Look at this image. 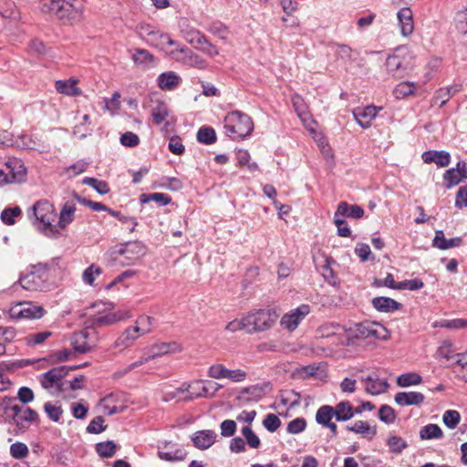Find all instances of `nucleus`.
Returning <instances> with one entry per match:
<instances>
[{
    "label": "nucleus",
    "instance_id": "1",
    "mask_svg": "<svg viewBox=\"0 0 467 467\" xmlns=\"http://www.w3.org/2000/svg\"><path fill=\"white\" fill-rule=\"evenodd\" d=\"M40 10L44 14L73 23L83 16L84 6L79 0H41Z\"/></svg>",
    "mask_w": 467,
    "mask_h": 467
},
{
    "label": "nucleus",
    "instance_id": "2",
    "mask_svg": "<svg viewBox=\"0 0 467 467\" xmlns=\"http://www.w3.org/2000/svg\"><path fill=\"white\" fill-rule=\"evenodd\" d=\"M225 134L232 140L241 141L250 137L254 131L252 118L240 110H232L223 119Z\"/></svg>",
    "mask_w": 467,
    "mask_h": 467
},
{
    "label": "nucleus",
    "instance_id": "3",
    "mask_svg": "<svg viewBox=\"0 0 467 467\" xmlns=\"http://www.w3.org/2000/svg\"><path fill=\"white\" fill-rule=\"evenodd\" d=\"M279 317L277 310L274 307L253 309L244 315L247 334L265 332L271 329Z\"/></svg>",
    "mask_w": 467,
    "mask_h": 467
},
{
    "label": "nucleus",
    "instance_id": "4",
    "mask_svg": "<svg viewBox=\"0 0 467 467\" xmlns=\"http://www.w3.org/2000/svg\"><path fill=\"white\" fill-rule=\"evenodd\" d=\"M35 226L49 237H56L59 231L54 224L57 219L53 205L48 201H39L33 207Z\"/></svg>",
    "mask_w": 467,
    "mask_h": 467
},
{
    "label": "nucleus",
    "instance_id": "5",
    "mask_svg": "<svg viewBox=\"0 0 467 467\" xmlns=\"http://www.w3.org/2000/svg\"><path fill=\"white\" fill-rule=\"evenodd\" d=\"M145 254V244L141 241L136 240L115 246L110 252V257L115 265L128 266L134 265Z\"/></svg>",
    "mask_w": 467,
    "mask_h": 467
},
{
    "label": "nucleus",
    "instance_id": "6",
    "mask_svg": "<svg viewBox=\"0 0 467 467\" xmlns=\"http://www.w3.org/2000/svg\"><path fill=\"white\" fill-rule=\"evenodd\" d=\"M76 366H59L55 367L40 376V384L43 389L50 390L55 389L57 393L65 390V382L63 379L70 370L75 369Z\"/></svg>",
    "mask_w": 467,
    "mask_h": 467
},
{
    "label": "nucleus",
    "instance_id": "7",
    "mask_svg": "<svg viewBox=\"0 0 467 467\" xmlns=\"http://www.w3.org/2000/svg\"><path fill=\"white\" fill-rule=\"evenodd\" d=\"M45 309L40 306L32 303H17L9 309V317L11 319H37L45 315Z\"/></svg>",
    "mask_w": 467,
    "mask_h": 467
},
{
    "label": "nucleus",
    "instance_id": "8",
    "mask_svg": "<svg viewBox=\"0 0 467 467\" xmlns=\"http://www.w3.org/2000/svg\"><path fill=\"white\" fill-rule=\"evenodd\" d=\"M310 313V306L307 304H302L296 308L290 310L285 314L281 320L280 326L288 330L294 331L297 328L302 320Z\"/></svg>",
    "mask_w": 467,
    "mask_h": 467
},
{
    "label": "nucleus",
    "instance_id": "9",
    "mask_svg": "<svg viewBox=\"0 0 467 467\" xmlns=\"http://www.w3.org/2000/svg\"><path fill=\"white\" fill-rule=\"evenodd\" d=\"M150 329H143L139 326H133L125 329V331L116 339L114 346L120 351L131 347L134 342L142 335L148 333Z\"/></svg>",
    "mask_w": 467,
    "mask_h": 467
},
{
    "label": "nucleus",
    "instance_id": "10",
    "mask_svg": "<svg viewBox=\"0 0 467 467\" xmlns=\"http://www.w3.org/2000/svg\"><path fill=\"white\" fill-rule=\"evenodd\" d=\"M175 53H184V57H177V61L186 66H190L198 69H204L207 67V61L198 54L193 53L188 47L182 46L173 50Z\"/></svg>",
    "mask_w": 467,
    "mask_h": 467
},
{
    "label": "nucleus",
    "instance_id": "11",
    "mask_svg": "<svg viewBox=\"0 0 467 467\" xmlns=\"http://www.w3.org/2000/svg\"><path fill=\"white\" fill-rule=\"evenodd\" d=\"M217 434L213 430H202L195 431L191 436V441L195 448L204 451L212 447L216 441Z\"/></svg>",
    "mask_w": 467,
    "mask_h": 467
},
{
    "label": "nucleus",
    "instance_id": "12",
    "mask_svg": "<svg viewBox=\"0 0 467 467\" xmlns=\"http://www.w3.org/2000/svg\"><path fill=\"white\" fill-rule=\"evenodd\" d=\"M37 420L38 414L35 410L20 405L18 411L16 412V415L13 417L12 421L20 430H25L27 429L31 423L36 422Z\"/></svg>",
    "mask_w": 467,
    "mask_h": 467
},
{
    "label": "nucleus",
    "instance_id": "13",
    "mask_svg": "<svg viewBox=\"0 0 467 467\" xmlns=\"http://www.w3.org/2000/svg\"><path fill=\"white\" fill-rule=\"evenodd\" d=\"M379 109L375 106L357 108L353 109V116L362 129H368L371 126V121L377 117Z\"/></svg>",
    "mask_w": 467,
    "mask_h": 467
},
{
    "label": "nucleus",
    "instance_id": "14",
    "mask_svg": "<svg viewBox=\"0 0 467 467\" xmlns=\"http://www.w3.org/2000/svg\"><path fill=\"white\" fill-rule=\"evenodd\" d=\"M425 400V396L418 391H400L394 396V401L401 407L420 406Z\"/></svg>",
    "mask_w": 467,
    "mask_h": 467
},
{
    "label": "nucleus",
    "instance_id": "15",
    "mask_svg": "<svg viewBox=\"0 0 467 467\" xmlns=\"http://www.w3.org/2000/svg\"><path fill=\"white\" fill-rule=\"evenodd\" d=\"M5 167L14 183H20L26 179V168L22 160L17 158L9 159Z\"/></svg>",
    "mask_w": 467,
    "mask_h": 467
},
{
    "label": "nucleus",
    "instance_id": "16",
    "mask_svg": "<svg viewBox=\"0 0 467 467\" xmlns=\"http://www.w3.org/2000/svg\"><path fill=\"white\" fill-rule=\"evenodd\" d=\"M334 215L341 219H345L346 217L360 219L364 215V209L358 204H348L346 202H341L338 203Z\"/></svg>",
    "mask_w": 467,
    "mask_h": 467
},
{
    "label": "nucleus",
    "instance_id": "17",
    "mask_svg": "<svg viewBox=\"0 0 467 467\" xmlns=\"http://www.w3.org/2000/svg\"><path fill=\"white\" fill-rule=\"evenodd\" d=\"M292 104L296 115L301 119L305 127L308 128L311 123L315 122L309 112L308 106L300 95L295 94L292 97Z\"/></svg>",
    "mask_w": 467,
    "mask_h": 467
},
{
    "label": "nucleus",
    "instance_id": "18",
    "mask_svg": "<svg viewBox=\"0 0 467 467\" xmlns=\"http://www.w3.org/2000/svg\"><path fill=\"white\" fill-rule=\"evenodd\" d=\"M397 17L402 36H410L414 29L413 14L411 9L409 7H402L397 13Z\"/></svg>",
    "mask_w": 467,
    "mask_h": 467
},
{
    "label": "nucleus",
    "instance_id": "19",
    "mask_svg": "<svg viewBox=\"0 0 467 467\" xmlns=\"http://www.w3.org/2000/svg\"><path fill=\"white\" fill-rule=\"evenodd\" d=\"M371 304L377 311L381 313H393L402 307L400 302L388 296L374 297Z\"/></svg>",
    "mask_w": 467,
    "mask_h": 467
},
{
    "label": "nucleus",
    "instance_id": "20",
    "mask_svg": "<svg viewBox=\"0 0 467 467\" xmlns=\"http://www.w3.org/2000/svg\"><path fill=\"white\" fill-rule=\"evenodd\" d=\"M182 82L181 77L174 71H167L157 78L158 87L161 90H174Z\"/></svg>",
    "mask_w": 467,
    "mask_h": 467
},
{
    "label": "nucleus",
    "instance_id": "21",
    "mask_svg": "<svg viewBox=\"0 0 467 467\" xmlns=\"http://www.w3.org/2000/svg\"><path fill=\"white\" fill-rule=\"evenodd\" d=\"M181 350H182V348L180 347V345L175 341H171V342L156 343V344L152 345L149 348V353L150 354V358H152L154 359L158 357H161V356H163V355H166L169 353L181 352Z\"/></svg>",
    "mask_w": 467,
    "mask_h": 467
},
{
    "label": "nucleus",
    "instance_id": "22",
    "mask_svg": "<svg viewBox=\"0 0 467 467\" xmlns=\"http://www.w3.org/2000/svg\"><path fill=\"white\" fill-rule=\"evenodd\" d=\"M265 394V389L263 385H253L247 388H244L240 395L238 397V400L243 402H251V401H257L261 400Z\"/></svg>",
    "mask_w": 467,
    "mask_h": 467
},
{
    "label": "nucleus",
    "instance_id": "23",
    "mask_svg": "<svg viewBox=\"0 0 467 467\" xmlns=\"http://www.w3.org/2000/svg\"><path fill=\"white\" fill-rule=\"evenodd\" d=\"M132 60L138 67L144 69L150 68L155 65V57L147 49L136 48L132 55Z\"/></svg>",
    "mask_w": 467,
    "mask_h": 467
},
{
    "label": "nucleus",
    "instance_id": "24",
    "mask_svg": "<svg viewBox=\"0 0 467 467\" xmlns=\"http://www.w3.org/2000/svg\"><path fill=\"white\" fill-rule=\"evenodd\" d=\"M19 406L15 397L6 396L0 400V411L3 412L6 421L10 422L13 417L16 415Z\"/></svg>",
    "mask_w": 467,
    "mask_h": 467
},
{
    "label": "nucleus",
    "instance_id": "25",
    "mask_svg": "<svg viewBox=\"0 0 467 467\" xmlns=\"http://www.w3.org/2000/svg\"><path fill=\"white\" fill-rule=\"evenodd\" d=\"M347 431L355 432L357 434H362L366 439L372 440L377 434V427L369 426L368 422L363 420H357L353 425L346 426Z\"/></svg>",
    "mask_w": 467,
    "mask_h": 467
},
{
    "label": "nucleus",
    "instance_id": "26",
    "mask_svg": "<svg viewBox=\"0 0 467 467\" xmlns=\"http://www.w3.org/2000/svg\"><path fill=\"white\" fill-rule=\"evenodd\" d=\"M386 67L389 74L394 78H402L406 70V66L401 57L396 55L389 56L386 60Z\"/></svg>",
    "mask_w": 467,
    "mask_h": 467
},
{
    "label": "nucleus",
    "instance_id": "27",
    "mask_svg": "<svg viewBox=\"0 0 467 467\" xmlns=\"http://www.w3.org/2000/svg\"><path fill=\"white\" fill-rule=\"evenodd\" d=\"M333 408L337 421H347L355 416L354 408L348 400L340 401Z\"/></svg>",
    "mask_w": 467,
    "mask_h": 467
},
{
    "label": "nucleus",
    "instance_id": "28",
    "mask_svg": "<svg viewBox=\"0 0 467 467\" xmlns=\"http://www.w3.org/2000/svg\"><path fill=\"white\" fill-rule=\"evenodd\" d=\"M18 283L22 288L29 291L41 290L45 286V283L38 279L31 271L20 276Z\"/></svg>",
    "mask_w": 467,
    "mask_h": 467
},
{
    "label": "nucleus",
    "instance_id": "29",
    "mask_svg": "<svg viewBox=\"0 0 467 467\" xmlns=\"http://www.w3.org/2000/svg\"><path fill=\"white\" fill-rule=\"evenodd\" d=\"M150 36L149 41L151 42V45L159 47L161 44L164 42L169 46H175L176 48L182 47L183 45H180L177 41L173 40L169 34L160 33L158 31H150L148 33Z\"/></svg>",
    "mask_w": 467,
    "mask_h": 467
},
{
    "label": "nucleus",
    "instance_id": "30",
    "mask_svg": "<svg viewBox=\"0 0 467 467\" xmlns=\"http://www.w3.org/2000/svg\"><path fill=\"white\" fill-rule=\"evenodd\" d=\"M77 80H57L55 87L58 93L67 96H78L80 94L79 88L77 87Z\"/></svg>",
    "mask_w": 467,
    "mask_h": 467
},
{
    "label": "nucleus",
    "instance_id": "31",
    "mask_svg": "<svg viewBox=\"0 0 467 467\" xmlns=\"http://www.w3.org/2000/svg\"><path fill=\"white\" fill-rule=\"evenodd\" d=\"M55 259L48 263H37L36 265H30L29 271L34 273L38 279L45 283L48 279V272L55 267Z\"/></svg>",
    "mask_w": 467,
    "mask_h": 467
},
{
    "label": "nucleus",
    "instance_id": "32",
    "mask_svg": "<svg viewBox=\"0 0 467 467\" xmlns=\"http://www.w3.org/2000/svg\"><path fill=\"white\" fill-rule=\"evenodd\" d=\"M196 140L204 145L215 143L217 140L215 130L211 126H202L197 131Z\"/></svg>",
    "mask_w": 467,
    "mask_h": 467
},
{
    "label": "nucleus",
    "instance_id": "33",
    "mask_svg": "<svg viewBox=\"0 0 467 467\" xmlns=\"http://www.w3.org/2000/svg\"><path fill=\"white\" fill-rule=\"evenodd\" d=\"M396 382L400 388H409L420 385L422 382V377L417 372L402 373L398 376Z\"/></svg>",
    "mask_w": 467,
    "mask_h": 467
},
{
    "label": "nucleus",
    "instance_id": "34",
    "mask_svg": "<svg viewBox=\"0 0 467 467\" xmlns=\"http://www.w3.org/2000/svg\"><path fill=\"white\" fill-rule=\"evenodd\" d=\"M140 201L141 203L156 202L159 206H166L171 202V197L163 192L142 193Z\"/></svg>",
    "mask_w": 467,
    "mask_h": 467
},
{
    "label": "nucleus",
    "instance_id": "35",
    "mask_svg": "<svg viewBox=\"0 0 467 467\" xmlns=\"http://www.w3.org/2000/svg\"><path fill=\"white\" fill-rule=\"evenodd\" d=\"M118 320H120V317H118L113 313H104L99 316H92L89 317V329L96 327L111 325Z\"/></svg>",
    "mask_w": 467,
    "mask_h": 467
},
{
    "label": "nucleus",
    "instance_id": "36",
    "mask_svg": "<svg viewBox=\"0 0 467 467\" xmlns=\"http://www.w3.org/2000/svg\"><path fill=\"white\" fill-rule=\"evenodd\" d=\"M443 437V431L441 427L434 423H429L423 426L420 430V440H434V439H441Z\"/></svg>",
    "mask_w": 467,
    "mask_h": 467
},
{
    "label": "nucleus",
    "instance_id": "37",
    "mask_svg": "<svg viewBox=\"0 0 467 467\" xmlns=\"http://www.w3.org/2000/svg\"><path fill=\"white\" fill-rule=\"evenodd\" d=\"M335 417L334 408L330 405L321 406L316 413V421L317 424L325 427L332 422L331 420Z\"/></svg>",
    "mask_w": 467,
    "mask_h": 467
},
{
    "label": "nucleus",
    "instance_id": "38",
    "mask_svg": "<svg viewBox=\"0 0 467 467\" xmlns=\"http://www.w3.org/2000/svg\"><path fill=\"white\" fill-rule=\"evenodd\" d=\"M157 454L158 457L162 461L174 462L184 461L187 456V451L180 448H177L173 451H163L159 449Z\"/></svg>",
    "mask_w": 467,
    "mask_h": 467
},
{
    "label": "nucleus",
    "instance_id": "39",
    "mask_svg": "<svg viewBox=\"0 0 467 467\" xmlns=\"http://www.w3.org/2000/svg\"><path fill=\"white\" fill-rule=\"evenodd\" d=\"M416 89V83L410 81H403L399 83L393 89V94L396 99H401L414 94Z\"/></svg>",
    "mask_w": 467,
    "mask_h": 467
},
{
    "label": "nucleus",
    "instance_id": "40",
    "mask_svg": "<svg viewBox=\"0 0 467 467\" xmlns=\"http://www.w3.org/2000/svg\"><path fill=\"white\" fill-rule=\"evenodd\" d=\"M117 445L113 441H100L96 443L95 450L99 457L109 458L116 453Z\"/></svg>",
    "mask_w": 467,
    "mask_h": 467
},
{
    "label": "nucleus",
    "instance_id": "41",
    "mask_svg": "<svg viewBox=\"0 0 467 467\" xmlns=\"http://www.w3.org/2000/svg\"><path fill=\"white\" fill-rule=\"evenodd\" d=\"M370 327L371 323L368 322L355 324V326L349 329V335L357 339H368L369 338Z\"/></svg>",
    "mask_w": 467,
    "mask_h": 467
},
{
    "label": "nucleus",
    "instance_id": "42",
    "mask_svg": "<svg viewBox=\"0 0 467 467\" xmlns=\"http://www.w3.org/2000/svg\"><path fill=\"white\" fill-rule=\"evenodd\" d=\"M462 180L463 179L455 167L446 170L443 173L444 187L446 189H451L453 186L458 185Z\"/></svg>",
    "mask_w": 467,
    "mask_h": 467
},
{
    "label": "nucleus",
    "instance_id": "43",
    "mask_svg": "<svg viewBox=\"0 0 467 467\" xmlns=\"http://www.w3.org/2000/svg\"><path fill=\"white\" fill-rule=\"evenodd\" d=\"M243 436L244 437V441L247 445L252 449H258L261 446L260 438L256 435V433L252 430L251 426H244L241 430Z\"/></svg>",
    "mask_w": 467,
    "mask_h": 467
},
{
    "label": "nucleus",
    "instance_id": "44",
    "mask_svg": "<svg viewBox=\"0 0 467 467\" xmlns=\"http://www.w3.org/2000/svg\"><path fill=\"white\" fill-rule=\"evenodd\" d=\"M184 39L194 47L200 44V41H204V35L198 29L192 27H186L182 29Z\"/></svg>",
    "mask_w": 467,
    "mask_h": 467
},
{
    "label": "nucleus",
    "instance_id": "45",
    "mask_svg": "<svg viewBox=\"0 0 467 467\" xmlns=\"http://www.w3.org/2000/svg\"><path fill=\"white\" fill-rule=\"evenodd\" d=\"M387 445L391 452L400 454L408 447V442L400 436L391 435L387 440Z\"/></svg>",
    "mask_w": 467,
    "mask_h": 467
},
{
    "label": "nucleus",
    "instance_id": "46",
    "mask_svg": "<svg viewBox=\"0 0 467 467\" xmlns=\"http://www.w3.org/2000/svg\"><path fill=\"white\" fill-rule=\"evenodd\" d=\"M459 91L458 88L453 87L441 88L435 92L434 99L440 101V107H443L447 101Z\"/></svg>",
    "mask_w": 467,
    "mask_h": 467
},
{
    "label": "nucleus",
    "instance_id": "47",
    "mask_svg": "<svg viewBox=\"0 0 467 467\" xmlns=\"http://www.w3.org/2000/svg\"><path fill=\"white\" fill-rule=\"evenodd\" d=\"M389 387V383L385 379H374L372 382L367 385L366 390L371 395H379L384 393Z\"/></svg>",
    "mask_w": 467,
    "mask_h": 467
},
{
    "label": "nucleus",
    "instance_id": "48",
    "mask_svg": "<svg viewBox=\"0 0 467 467\" xmlns=\"http://www.w3.org/2000/svg\"><path fill=\"white\" fill-rule=\"evenodd\" d=\"M169 115L170 110L168 107L163 102H161L151 113L152 121L156 125H161Z\"/></svg>",
    "mask_w": 467,
    "mask_h": 467
},
{
    "label": "nucleus",
    "instance_id": "49",
    "mask_svg": "<svg viewBox=\"0 0 467 467\" xmlns=\"http://www.w3.org/2000/svg\"><path fill=\"white\" fill-rule=\"evenodd\" d=\"M460 420L461 414L457 410H448L443 413L442 421L444 425L450 430L455 429L459 424Z\"/></svg>",
    "mask_w": 467,
    "mask_h": 467
},
{
    "label": "nucleus",
    "instance_id": "50",
    "mask_svg": "<svg viewBox=\"0 0 467 467\" xmlns=\"http://www.w3.org/2000/svg\"><path fill=\"white\" fill-rule=\"evenodd\" d=\"M397 418L396 411L389 405H382L379 410V419L380 421L389 425L394 423Z\"/></svg>",
    "mask_w": 467,
    "mask_h": 467
},
{
    "label": "nucleus",
    "instance_id": "51",
    "mask_svg": "<svg viewBox=\"0 0 467 467\" xmlns=\"http://www.w3.org/2000/svg\"><path fill=\"white\" fill-rule=\"evenodd\" d=\"M355 254L363 263L368 261L374 262L376 259L375 255L371 253L369 245L365 243H359L357 244L355 247Z\"/></svg>",
    "mask_w": 467,
    "mask_h": 467
},
{
    "label": "nucleus",
    "instance_id": "52",
    "mask_svg": "<svg viewBox=\"0 0 467 467\" xmlns=\"http://www.w3.org/2000/svg\"><path fill=\"white\" fill-rule=\"evenodd\" d=\"M21 213V209L18 206L5 208L2 211L0 218L5 224L13 225L16 223L15 217L19 216Z\"/></svg>",
    "mask_w": 467,
    "mask_h": 467
},
{
    "label": "nucleus",
    "instance_id": "53",
    "mask_svg": "<svg viewBox=\"0 0 467 467\" xmlns=\"http://www.w3.org/2000/svg\"><path fill=\"white\" fill-rule=\"evenodd\" d=\"M113 400V394L110 393L104 398L100 399L99 401L98 406L101 407L103 411L107 415H113L119 412H121L123 410L122 408H118L117 406H109V403Z\"/></svg>",
    "mask_w": 467,
    "mask_h": 467
},
{
    "label": "nucleus",
    "instance_id": "54",
    "mask_svg": "<svg viewBox=\"0 0 467 467\" xmlns=\"http://www.w3.org/2000/svg\"><path fill=\"white\" fill-rule=\"evenodd\" d=\"M262 424L264 428L269 432H275L277 429L280 428L282 422L277 415L269 413L265 417Z\"/></svg>",
    "mask_w": 467,
    "mask_h": 467
},
{
    "label": "nucleus",
    "instance_id": "55",
    "mask_svg": "<svg viewBox=\"0 0 467 467\" xmlns=\"http://www.w3.org/2000/svg\"><path fill=\"white\" fill-rule=\"evenodd\" d=\"M49 331H42L35 334H29L26 337V342L28 347H35L42 344L46 339L51 336Z\"/></svg>",
    "mask_w": 467,
    "mask_h": 467
},
{
    "label": "nucleus",
    "instance_id": "56",
    "mask_svg": "<svg viewBox=\"0 0 467 467\" xmlns=\"http://www.w3.org/2000/svg\"><path fill=\"white\" fill-rule=\"evenodd\" d=\"M306 428V420L304 418H296L288 422L286 431L289 434H298Z\"/></svg>",
    "mask_w": 467,
    "mask_h": 467
},
{
    "label": "nucleus",
    "instance_id": "57",
    "mask_svg": "<svg viewBox=\"0 0 467 467\" xmlns=\"http://www.w3.org/2000/svg\"><path fill=\"white\" fill-rule=\"evenodd\" d=\"M75 212V206L72 202H67L61 212H60V217H59V223L62 224V226H65L66 223H68L73 221V213Z\"/></svg>",
    "mask_w": 467,
    "mask_h": 467
},
{
    "label": "nucleus",
    "instance_id": "58",
    "mask_svg": "<svg viewBox=\"0 0 467 467\" xmlns=\"http://www.w3.org/2000/svg\"><path fill=\"white\" fill-rule=\"evenodd\" d=\"M88 168V162H86L85 161L83 160H80L78 161H77L76 163H73L71 165H69L68 167H67L65 169V174L68 177V178H73L82 172H84Z\"/></svg>",
    "mask_w": 467,
    "mask_h": 467
},
{
    "label": "nucleus",
    "instance_id": "59",
    "mask_svg": "<svg viewBox=\"0 0 467 467\" xmlns=\"http://www.w3.org/2000/svg\"><path fill=\"white\" fill-rule=\"evenodd\" d=\"M44 410L47 414L48 418L54 422H58L63 413L60 406H56L50 401L45 403Z\"/></svg>",
    "mask_w": 467,
    "mask_h": 467
},
{
    "label": "nucleus",
    "instance_id": "60",
    "mask_svg": "<svg viewBox=\"0 0 467 467\" xmlns=\"http://www.w3.org/2000/svg\"><path fill=\"white\" fill-rule=\"evenodd\" d=\"M28 448L24 442L16 441L10 446V454L15 459H23L28 455Z\"/></svg>",
    "mask_w": 467,
    "mask_h": 467
},
{
    "label": "nucleus",
    "instance_id": "61",
    "mask_svg": "<svg viewBox=\"0 0 467 467\" xmlns=\"http://www.w3.org/2000/svg\"><path fill=\"white\" fill-rule=\"evenodd\" d=\"M441 327L448 329H462L467 327V318L445 319L440 324Z\"/></svg>",
    "mask_w": 467,
    "mask_h": 467
},
{
    "label": "nucleus",
    "instance_id": "62",
    "mask_svg": "<svg viewBox=\"0 0 467 467\" xmlns=\"http://www.w3.org/2000/svg\"><path fill=\"white\" fill-rule=\"evenodd\" d=\"M120 94L116 91L110 99H104V109L115 114L120 108Z\"/></svg>",
    "mask_w": 467,
    "mask_h": 467
},
{
    "label": "nucleus",
    "instance_id": "63",
    "mask_svg": "<svg viewBox=\"0 0 467 467\" xmlns=\"http://www.w3.org/2000/svg\"><path fill=\"white\" fill-rule=\"evenodd\" d=\"M105 419L102 416H96L89 421V433L99 434L107 429Z\"/></svg>",
    "mask_w": 467,
    "mask_h": 467
},
{
    "label": "nucleus",
    "instance_id": "64",
    "mask_svg": "<svg viewBox=\"0 0 467 467\" xmlns=\"http://www.w3.org/2000/svg\"><path fill=\"white\" fill-rule=\"evenodd\" d=\"M169 150L176 155H182L185 151V147L182 143L181 137L175 135L170 139L168 143Z\"/></svg>",
    "mask_w": 467,
    "mask_h": 467
}]
</instances>
